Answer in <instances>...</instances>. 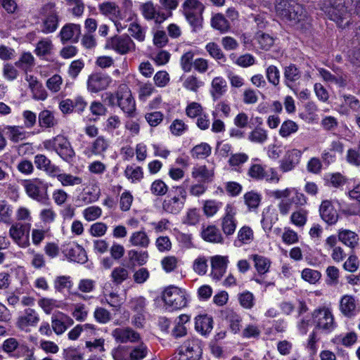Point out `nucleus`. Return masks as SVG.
I'll list each match as a JSON object with an SVG mask.
<instances>
[{
    "mask_svg": "<svg viewBox=\"0 0 360 360\" xmlns=\"http://www.w3.org/2000/svg\"><path fill=\"white\" fill-rule=\"evenodd\" d=\"M353 2L354 0H326L322 4L321 10L339 27L345 28L351 21L349 8Z\"/></svg>",
    "mask_w": 360,
    "mask_h": 360,
    "instance_id": "1",
    "label": "nucleus"
},
{
    "mask_svg": "<svg viewBox=\"0 0 360 360\" xmlns=\"http://www.w3.org/2000/svg\"><path fill=\"white\" fill-rule=\"evenodd\" d=\"M276 14L292 25L304 20L307 13L302 5L295 0H276Z\"/></svg>",
    "mask_w": 360,
    "mask_h": 360,
    "instance_id": "2",
    "label": "nucleus"
},
{
    "mask_svg": "<svg viewBox=\"0 0 360 360\" xmlns=\"http://www.w3.org/2000/svg\"><path fill=\"white\" fill-rule=\"evenodd\" d=\"M183 13L186 19L197 32L202 27V12L205 6L199 0H185L182 4Z\"/></svg>",
    "mask_w": 360,
    "mask_h": 360,
    "instance_id": "3",
    "label": "nucleus"
},
{
    "mask_svg": "<svg viewBox=\"0 0 360 360\" xmlns=\"http://www.w3.org/2000/svg\"><path fill=\"white\" fill-rule=\"evenodd\" d=\"M55 7V3L49 2L39 9V13L42 17L41 31L44 34L52 33L58 28L59 17Z\"/></svg>",
    "mask_w": 360,
    "mask_h": 360,
    "instance_id": "4",
    "label": "nucleus"
},
{
    "mask_svg": "<svg viewBox=\"0 0 360 360\" xmlns=\"http://www.w3.org/2000/svg\"><path fill=\"white\" fill-rule=\"evenodd\" d=\"M46 148H51L65 162H71L75 156L70 142L62 135H58L44 143Z\"/></svg>",
    "mask_w": 360,
    "mask_h": 360,
    "instance_id": "5",
    "label": "nucleus"
},
{
    "mask_svg": "<svg viewBox=\"0 0 360 360\" xmlns=\"http://www.w3.org/2000/svg\"><path fill=\"white\" fill-rule=\"evenodd\" d=\"M162 298L165 304L172 310L184 308L187 304L186 293L179 288L170 285L162 292Z\"/></svg>",
    "mask_w": 360,
    "mask_h": 360,
    "instance_id": "6",
    "label": "nucleus"
},
{
    "mask_svg": "<svg viewBox=\"0 0 360 360\" xmlns=\"http://www.w3.org/2000/svg\"><path fill=\"white\" fill-rule=\"evenodd\" d=\"M117 105L129 117H134L136 110L135 101L129 87L120 85L117 91Z\"/></svg>",
    "mask_w": 360,
    "mask_h": 360,
    "instance_id": "7",
    "label": "nucleus"
},
{
    "mask_svg": "<svg viewBox=\"0 0 360 360\" xmlns=\"http://www.w3.org/2000/svg\"><path fill=\"white\" fill-rule=\"evenodd\" d=\"M105 48L112 49L121 55L135 51L136 46L127 34L116 35L108 40Z\"/></svg>",
    "mask_w": 360,
    "mask_h": 360,
    "instance_id": "8",
    "label": "nucleus"
},
{
    "mask_svg": "<svg viewBox=\"0 0 360 360\" xmlns=\"http://www.w3.org/2000/svg\"><path fill=\"white\" fill-rule=\"evenodd\" d=\"M24 187L29 197L39 202L46 198L47 184L39 179H32L24 181Z\"/></svg>",
    "mask_w": 360,
    "mask_h": 360,
    "instance_id": "9",
    "label": "nucleus"
},
{
    "mask_svg": "<svg viewBox=\"0 0 360 360\" xmlns=\"http://www.w3.org/2000/svg\"><path fill=\"white\" fill-rule=\"evenodd\" d=\"M186 198V191L181 186L176 188V194L162 202L163 210L169 213L177 214L183 208Z\"/></svg>",
    "mask_w": 360,
    "mask_h": 360,
    "instance_id": "10",
    "label": "nucleus"
},
{
    "mask_svg": "<svg viewBox=\"0 0 360 360\" xmlns=\"http://www.w3.org/2000/svg\"><path fill=\"white\" fill-rule=\"evenodd\" d=\"M112 82L111 77L102 72H93L87 80V89L91 93H98L106 89Z\"/></svg>",
    "mask_w": 360,
    "mask_h": 360,
    "instance_id": "11",
    "label": "nucleus"
},
{
    "mask_svg": "<svg viewBox=\"0 0 360 360\" xmlns=\"http://www.w3.org/2000/svg\"><path fill=\"white\" fill-rule=\"evenodd\" d=\"M30 229L29 224L15 223L11 226L9 236L19 246L26 248L30 245Z\"/></svg>",
    "mask_w": 360,
    "mask_h": 360,
    "instance_id": "12",
    "label": "nucleus"
},
{
    "mask_svg": "<svg viewBox=\"0 0 360 360\" xmlns=\"http://www.w3.org/2000/svg\"><path fill=\"white\" fill-rule=\"evenodd\" d=\"M316 328L330 332L335 328L333 316L327 308L315 310L313 313Z\"/></svg>",
    "mask_w": 360,
    "mask_h": 360,
    "instance_id": "13",
    "label": "nucleus"
},
{
    "mask_svg": "<svg viewBox=\"0 0 360 360\" xmlns=\"http://www.w3.org/2000/svg\"><path fill=\"white\" fill-rule=\"evenodd\" d=\"M179 354L186 358L182 360H198L202 354L200 342L198 339L188 340L180 347Z\"/></svg>",
    "mask_w": 360,
    "mask_h": 360,
    "instance_id": "14",
    "label": "nucleus"
},
{
    "mask_svg": "<svg viewBox=\"0 0 360 360\" xmlns=\"http://www.w3.org/2000/svg\"><path fill=\"white\" fill-rule=\"evenodd\" d=\"M302 75L300 68L294 63H290L283 68L284 83L295 94L297 92V89L294 88V86L300 79Z\"/></svg>",
    "mask_w": 360,
    "mask_h": 360,
    "instance_id": "15",
    "label": "nucleus"
},
{
    "mask_svg": "<svg viewBox=\"0 0 360 360\" xmlns=\"http://www.w3.org/2000/svg\"><path fill=\"white\" fill-rule=\"evenodd\" d=\"M140 10L145 19L153 20L158 24L162 23L168 18L165 13L157 11L151 1L142 4L140 6Z\"/></svg>",
    "mask_w": 360,
    "mask_h": 360,
    "instance_id": "16",
    "label": "nucleus"
},
{
    "mask_svg": "<svg viewBox=\"0 0 360 360\" xmlns=\"http://www.w3.org/2000/svg\"><path fill=\"white\" fill-rule=\"evenodd\" d=\"M39 321V316L35 309L27 308L17 319L16 326L21 330H26L27 327L35 326Z\"/></svg>",
    "mask_w": 360,
    "mask_h": 360,
    "instance_id": "17",
    "label": "nucleus"
},
{
    "mask_svg": "<svg viewBox=\"0 0 360 360\" xmlns=\"http://www.w3.org/2000/svg\"><path fill=\"white\" fill-rule=\"evenodd\" d=\"M319 214L321 218L328 225H334L338 221L339 214L330 200H325L321 202Z\"/></svg>",
    "mask_w": 360,
    "mask_h": 360,
    "instance_id": "18",
    "label": "nucleus"
},
{
    "mask_svg": "<svg viewBox=\"0 0 360 360\" xmlns=\"http://www.w3.org/2000/svg\"><path fill=\"white\" fill-rule=\"evenodd\" d=\"M64 255L70 261L84 264L87 262V255L85 250L79 245H68L62 250Z\"/></svg>",
    "mask_w": 360,
    "mask_h": 360,
    "instance_id": "19",
    "label": "nucleus"
},
{
    "mask_svg": "<svg viewBox=\"0 0 360 360\" xmlns=\"http://www.w3.org/2000/svg\"><path fill=\"white\" fill-rule=\"evenodd\" d=\"M80 34V25L73 23L64 25L59 33L60 40L63 44L68 41L77 42Z\"/></svg>",
    "mask_w": 360,
    "mask_h": 360,
    "instance_id": "20",
    "label": "nucleus"
},
{
    "mask_svg": "<svg viewBox=\"0 0 360 360\" xmlns=\"http://www.w3.org/2000/svg\"><path fill=\"white\" fill-rule=\"evenodd\" d=\"M301 152L297 149L288 150L281 160L280 169L283 172L292 170L300 162Z\"/></svg>",
    "mask_w": 360,
    "mask_h": 360,
    "instance_id": "21",
    "label": "nucleus"
},
{
    "mask_svg": "<svg viewBox=\"0 0 360 360\" xmlns=\"http://www.w3.org/2000/svg\"><path fill=\"white\" fill-rule=\"evenodd\" d=\"M112 335L117 342H134L139 340L140 335L130 328H117L112 332Z\"/></svg>",
    "mask_w": 360,
    "mask_h": 360,
    "instance_id": "22",
    "label": "nucleus"
},
{
    "mask_svg": "<svg viewBox=\"0 0 360 360\" xmlns=\"http://www.w3.org/2000/svg\"><path fill=\"white\" fill-rule=\"evenodd\" d=\"M228 257L216 255L211 259L212 273L211 276L217 281L220 280L226 272Z\"/></svg>",
    "mask_w": 360,
    "mask_h": 360,
    "instance_id": "23",
    "label": "nucleus"
},
{
    "mask_svg": "<svg viewBox=\"0 0 360 360\" xmlns=\"http://www.w3.org/2000/svg\"><path fill=\"white\" fill-rule=\"evenodd\" d=\"M235 212L231 205H227L226 207V215L221 220V229L226 236L232 235L236 230V223L234 219Z\"/></svg>",
    "mask_w": 360,
    "mask_h": 360,
    "instance_id": "24",
    "label": "nucleus"
},
{
    "mask_svg": "<svg viewBox=\"0 0 360 360\" xmlns=\"http://www.w3.org/2000/svg\"><path fill=\"white\" fill-rule=\"evenodd\" d=\"M201 236L204 240L212 243L222 244L224 242V238L220 230L215 225H209L203 228L201 231Z\"/></svg>",
    "mask_w": 360,
    "mask_h": 360,
    "instance_id": "25",
    "label": "nucleus"
},
{
    "mask_svg": "<svg viewBox=\"0 0 360 360\" xmlns=\"http://www.w3.org/2000/svg\"><path fill=\"white\" fill-rule=\"evenodd\" d=\"M319 72L326 82L335 83L341 87H345L347 84V76L340 70L336 71L335 75H333L328 70L320 68Z\"/></svg>",
    "mask_w": 360,
    "mask_h": 360,
    "instance_id": "26",
    "label": "nucleus"
},
{
    "mask_svg": "<svg viewBox=\"0 0 360 360\" xmlns=\"http://www.w3.org/2000/svg\"><path fill=\"white\" fill-rule=\"evenodd\" d=\"M34 164L39 169L44 170L52 176H56L60 172L59 167L51 164V160L42 154H38L34 157Z\"/></svg>",
    "mask_w": 360,
    "mask_h": 360,
    "instance_id": "27",
    "label": "nucleus"
},
{
    "mask_svg": "<svg viewBox=\"0 0 360 360\" xmlns=\"http://www.w3.org/2000/svg\"><path fill=\"white\" fill-rule=\"evenodd\" d=\"M341 312L346 316L351 317L356 314V303L352 295H344L340 302Z\"/></svg>",
    "mask_w": 360,
    "mask_h": 360,
    "instance_id": "28",
    "label": "nucleus"
},
{
    "mask_svg": "<svg viewBox=\"0 0 360 360\" xmlns=\"http://www.w3.org/2000/svg\"><path fill=\"white\" fill-rule=\"evenodd\" d=\"M212 318L207 314L200 315L195 318V329L202 334H207L212 329Z\"/></svg>",
    "mask_w": 360,
    "mask_h": 360,
    "instance_id": "29",
    "label": "nucleus"
},
{
    "mask_svg": "<svg viewBox=\"0 0 360 360\" xmlns=\"http://www.w3.org/2000/svg\"><path fill=\"white\" fill-rule=\"evenodd\" d=\"M338 239L345 245L353 249L358 245L359 236L355 232L345 229L339 231Z\"/></svg>",
    "mask_w": 360,
    "mask_h": 360,
    "instance_id": "30",
    "label": "nucleus"
},
{
    "mask_svg": "<svg viewBox=\"0 0 360 360\" xmlns=\"http://www.w3.org/2000/svg\"><path fill=\"white\" fill-rule=\"evenodd\" d=\"M226 82L220 77H214L212 82L211 94L214 101L219 99L226 91Z\"/></svg>",
    "mask_w": 360,
    "mask_h": 360,
    "instance_id": "31",
    "label": "nucleus"
},
{
    "mask_svg": "<svg viewBox=\"0 0 360 360\" xmlns=\"http://www.w3.org/2000/svg\"><path fill=\"white\" fill-rule=\"evenodd\" d=\"M99 11L105 15H111L115 19H122L123 16L119 7L114 2H104L99 5Z\"/></svg>",
    "mask_w": 360,
    "mask_h": 360,
    "instance_id": "32",
    "label": "nucleus"
},
{
    "mask_svg": "<svg viewBox=\"0 0 360 360\" xmlns=\"http://www.w3.org/2000/svg\"><path fill=\"white\" fill-rule=\"evenodd\" d=\"M8 139L13 143H18L27 138V133L20 126H6Z\"/></svg>",
    "mask_w": 360,
    "mask_h": 360,
    "instance_id": "33",
    "label": "nucleus"
},
{
    "mask_svg": "<svg viewBox=\"0 0 360 360\" xmlns=\"http://www.w3.org/2000/svg\"><path fill=\"white\" fill-rule=\"evenodd\" d=\"M128 259L131 264L135 265L137 264L139 266L144 265L148 258V253L147 251H137L136 250H131L127 252Z\"/></svg>",
    "mask_w": 360,
    "mask_h": 360,
    "instance_id": "34",
    "label": "nucleus"
},
{
    "mask_svg": "<svg viewBox=\"0 0 360 360\" xmlns=\"http://www.w3.org/2000/svg\"><path fill=\"white\" fill-rule=\"evenodd\" d=\"M39 124L41 127L51 128L55 127L58 122L52 112L44 110L39 115Z\"/></svg>",
    "mask_w": 360,
    "mask_h": 360,
    "instance_id": "35",
    "label": "nucleus"
},
{
    "mask_svg": "<svg viewBox=\"0 0 360 360\" xmlns=\"http://www.w3.org/2000/svg\"><path fill=\"white\" fill-rule=\"evenodd\" d=\"M129 242L134 246L146 248L150 243V239L145 231H139L132 233Z\"/></svg>",
    "mask_w": 360,
    "mask_h": 360,
    "instance_id": "36",
    "label": "nucleus"
},
{
    "mask_svg": "<svg viewBox=\"0 0 360 360\" xmlns=\"http://www.w3.org/2000/svg\"><path fill=\"white\" fill-rule=\"evenodd\" d=\"M212 27L221 32H226L230 29V24L221 13H217L211 19Z\"/></svg>",
    "mask_w": 360,
    "mask_h": 360,
    "instance_id": "37",
    "label": "nucleus"
},
{
    "mask_svg": "<svg viewBox=\"0 0 360 360\" xmlns=\"http://www.w3.org/2000/svg\"><path fill=\"white\" fill-rule=\"evenodd\" d=\"M244 200L249 210L252 211L259 206L262 196L258 193L251 191L244 195Z\"/></svg>",
    "mask_w": 360,
    "mask_h": 360,
    "instance_id": "38",
    "label": "nucleus"
},
{
    "mask_svg": "<svg viewBox=\"0 0 360 360\" xmlns=\"http://www.w3.org/2000/svg\"><path fill=\"white\" fill-rule=\"evenodd\" d=\"M109 147V141L103 136L97 137L92 143L90 151L94 155H103Z\"/></svg>",
    "mask_w": 360,
    "mask_h": 360,
    "instance_id": "39",
    "label": "nucleus"
},
{
    "mask_svg": "<svg viewBox=\"0 0 360 360\" xmlns=\"http://www.w3.org/2000/svg\"><path fill=\"white\" fill-rule=\"evenodd\" d=\"M252 258L255 262V266L259 274H264L269 271L271 262L264 256L253 255Z\"/></svg>",
    "mask_w": 360,
    "mask_h": 360,
    "instance_id": "40",
    "label": "nucleus"
},
{
    "mask_svg": "<svg viewBox=\"0 0 360 360\" xmlns=\"http://www.w3.org/2000/svg\"><path fill=\"white\" fill-rule=\"evenodd\" d=\"M193 177L200 179L202 182H209L212 181L214 176V172L209 170L205 165L200 166L199 167L194 168L192 172Z\"/></svg>",
    "mask_w": 360,
    "mask_h": 360,
    "instance_id": "41",
    "label": "nucleus"
},
{
    "mask_svg": "<svg viewBox=\"0 0 360 360\" xmlns=\"http://www.w3.org/2000/svg\"><path fill=\"white\" fill-rule=\"evenodd\" d=\"M15 65L23 71L27 72L34 66V58L30 53H23Z\"/></svg>",
    "mask_w": 360,
    "mask_h": 360,
    "instance_id": "42",
    "label": "nucleus"
},
{
    "mask_svg": "<svg viewBox=\"0 0 360 360\" xmlns=\"http://www.w3.org/2000/svg\"><path fill=\"white\" fill-rule=\"evenodd\" d=\"M211 150L212 148L208 143H201L193 148L191 155L194 158L204 159L210 155Z\"/></svg>",
    "mask_w": 360,
    "mask_h": 360,
    "instance_id": "43",
    "label": "nucleus"
},
{
    "mask_svg": "<svg viewBox=\"0 0 360 360\" xmlns=\"http://www.w3.org/2000/svg\"><path fill=\"white\" fill-rule=\"evenodd\" d=\"M226 320L229 323V328L233 333H236L240 330V322L242 321L240 315L232 310L227 311Z\"/></svg>",
    "mask_w": 360,
    "mask_h": 360,
    "instance_id": "44",
    "label": "nucleus"
},
{
    "mask_svg": "<svg viewBox=\"0 0 360 360\" xmlns=\"http://www.w3.org/2000/svg\"><path fill=\"white\" fill-rule=\"evenodd\" d=\"M124 175L132 182L141 181L143 177L142 168L139 166L128 165L124 170Z\"/></svg>",
    "mask_w": 360,
    "mask_h": 360,
    "instance_id": "45",
    "label": "nucleus"
},
{
    "mask_svg": "<svg viewBox=\"0 0 360 360\" xmlns=\"http://www.w3.org/2000/svg\"><path fill=\"white\" fill-rule=\"evenodd\" d=\"M52 49L51 41L44 39L37 43L34 52L38 56H45L51 53Z\"/></svg>",
    "mask_w": 360,
    "mask_h": 360,
    "instance_id": "46",
    "label": "nucleus"
},
{
    "mask_svg": "<svg viewBox=\"0 0 360 360\" xmlns=\"http://www.w3.org/2000/svg\"><path fill=\"white\" fill-rule=\"evenodd\" d=\"M255 39L259 43L260 48L264 50L269 49L274 43V38L263 32H257Z\"/></svg>",
    "mask_w": 360,
    "mask_h": 360,
    "instance_id": "47",
    "label": "nucleus"
},
{
    "mask_svg": "<svg viewBox=\"0 0 360 360\" xmlns=\"http://www.w3.org/2000/svg\"><path fill=\"white\" fill-rule=\"evenodd\" d=\"M129 277V271L124 267L118 266L115 268L111 273L112 281L116 284L120 285Z\"/></svg>",
    "mask_w": 360,
    "mask_h": 360,
    "instance_id": "48",
    "label": "nucleus"
},
{
    "mask_svg": "<svg viewBox=\"0 0 360 360\" xmlns=\"http://www.w3.org/2000/svg\"><path fill=\"white\" fill-rule=\"evenodd\" d=\"M39 306L46 314H50L55 308H58L59 304L56 300L43 297L38 300Z\"/></svg>",
    "mask_w": 360,
    "mask_h": 360,
    "instance_id": "49",
    "label": "nucleus"
},
{
    "mask_svg": "<svg viewBox=\"0 0 360 360\" xmlns=\"http://www.w3.org/2000/svg\"><path fill=\"white\" fill-rule=\"evenodd\" d=\"M267 138L266 131L260 127H256L248 136V139L250 141L258 143H263Z\"/></svg>",
    "mask_w": 360,
    "mask_h": 360,
    "instance_id": "50",
    "label": "nucleus"
},
{
    "mask_svg": "<svg viewBox=\"0 0 360 360\" xmlns=\"http://www.w3.org/2000/svg\"><path fill=\"white\" fill-rule=\"evenodd\" d=\"M206 50L212 57L219 62L224 63L226 61V58L221 49L217 44L214 42L208 43L206 45Z\"/></svg>",
    "mask_w": 360,
    "mask_h": 360,
    "instance_id": "51",
    "label": "nucleus"
},
{
    "mask_svg": "<svg viewBox=\"0 0 360 360\" xmlns=\"http://www.w3.org/2000/svg\"><path fill=\"white\" fill-rule=\"evenodd\" d=\"M58 181H60L63 186H74L82 184V181L80 177L74 176L69 174H58L56 175Z\"/></svg>",
    "mask_w": 360,
    "mask_h": 360,
    "instance_id": "52",
    "label": "nucleus"
},
{
    "mask_svg": "<svg viewBox=\"0 0 360 360\" xmlns=\"http://www.w3.org/2000/svg\"><path fill=\"white\" fill-rule=\"evenodd\" d=\"M248 175L256 180H262L266 176V172L264 167L259 164L252 165L248 169Z\"/></svg>",
    "mask_w": 360,
    "mask_h": 360,
    "instance_id": "53",
    "label": "nucleus"
},
{
    "mask_svg": "<svg viewBox=\"0 0 360 360\" xmlns=\"http://www.w3.org/2000/svg\"><path fill=\"white\" fill-rule=\"evenodd\" d=\"M298 130V125L292 120L285 121L281 127L279 133L282 137H288Z\"/></svg>",
    "mask_w": 360,
    "mask_h": 360,
    "instance_id": "54",
    "label": "nucleus"
},
{
    "mask_svg": "<svg viewBox=\"0 0 360 360\" xmlns=\"http://www.w3.org/2000/svg\"><path fill=\"white\" fill-rule=\"evenodd\" d=\"M266 78L269 83L276 86L280 83V72L275 65H269L266 70Z\"/></svg>",
    "mask_w": 360,
    "mask_h": 360,
    "instance_id": "55",
    "label": "nucleus"
},
{
    "mask_svg": "<svg viewBox=\"0 0 360 360\" xmlns=\"http://www.w3.org/2000/svg\"><path fill=\"white\" fill-rule=\"evenodd\" d=\"M130 34L136 40L143 41L145 39L146 30L139 24L132 22L129 27Z\"/></svg>",
    "mask_w": 360,
    "mask_h": 360,
    "instance_id": "56",
    "label": "nucleus"
},
{
    "mask_svg": "<svg viewBox=\"0 0 360 360\" xmlns=\"http://www.w3.org/2000/svg\"><path fill=\"white\" fill-rule=\"evenodd\" d=\"M307 211L304 209H300L296 212H292L290 221L292 224L297 226H303L307 222Z\"/></svg>",
    "mask_w": 360,
    "mask_h": 360,
    "instance_id": "57",
    "label": "nucleus"
},
{
    "mask_svg": "<svg viewBox=\"0 0 360 360\" xmlns=\"http://www.w3.org/2000/svg\"><path fill=\"white\" fill-rule=\"evenodd\" d=\"M131 310L138 314H142L146 307V299L143 297H137L131 299L129 302Z\"/></svg>",
    "mask_w": 360,
    "mask_h": 360,
    "instance_id": "58",
    "label": "nucleus"
},
{
    "mask_svg": "<svg viewBox=\"0 0 360 360\" xmlns=\"http://www.w3.org/2000/svg\"><path fill=\"white\" fill-rule=\"evenodd\" d=\"M148 348L143 343L134 347L129 354L130 360H141L146 356Z\"/></svg>",
    "mask_w": 360,
    "mask_h": 360,
    "instance_id": "59",
    "label": "nucleus"
},
{
    "mask_svg": "<svg viewBox=\"0 0 360 360\" xmlns=\"http://www.w3.org/2000/svg\"><path fill=\"white\" fill-rule=\"evenodd\" d=\"M60 317V319L55 316L51 317V327L57 335L63 334L68 328V326L65 325V322L62 316Z\"/></svg>",
    "mask_w": 360,
    "mask_h": 360,
    "instance_id": "60",
    "label": "nucleus"
},
{
    "mask_svg": "<svg viewBox=\"0 0 360 360\" xmlns=\"http://www.w3.org/2000/svg\"><path fill=\"white\" fill-rule=\"evenodd\" d=\"M321 276L319 271L311 269H304L302 271V277L306 281L311 283H315L317 282Z\"/></svg>",
    "mask_w": 360,
    "mask_h": 360,
    "instance_id": "61",
    "label": "nucleus"
},
{
    "mask_svg": "<svg viewBox=\"0 0 360 360\" xmlns=\"http://www.w3.org/2000/svg\"><path fill=\"white\" fill-rule=\"evenodd\" d=\"M94 318L101 323H106L111 319V314L107 309L98 307L94 311Z\"/></svg>",
    "mask_w": 360,
    "mask_h": 360,
    "instance_id": "62",
    "label": "nucleus"
},
{
    "mask_svg": "<svg viewBox=\"0 0 360 360\" xmlns=\"http://www.w3.org/2000/svg\"><path fill=\"white\" fill-rule=\"evenodd\" d=\"M20 346V345L15 338H10L4 342L1 347L4 352L8 354H11L15 350L18 352Z\"/></svg>",
    "mask_w": 360,
    "mask_h": 360,
    "instance_id": "63",
    "label": "nucleus"
},
{
    "mask_svg": "<svg viewBox=\"0 0 360 360\" xmlns=\"http://www.w3.org/2000/svg\"><path fill=\"white\" fill-rule=\"evenodd\" d=\"M13 356L17 358L25 356V360H36L34 356V351L30 349L25 345H21L19 347V350Z\"/></svg>",
    "mask_w": 360,
    "mask_h": 360,
    "instance_id": "64",
    "label": "nucleus"
}]
</instances>
